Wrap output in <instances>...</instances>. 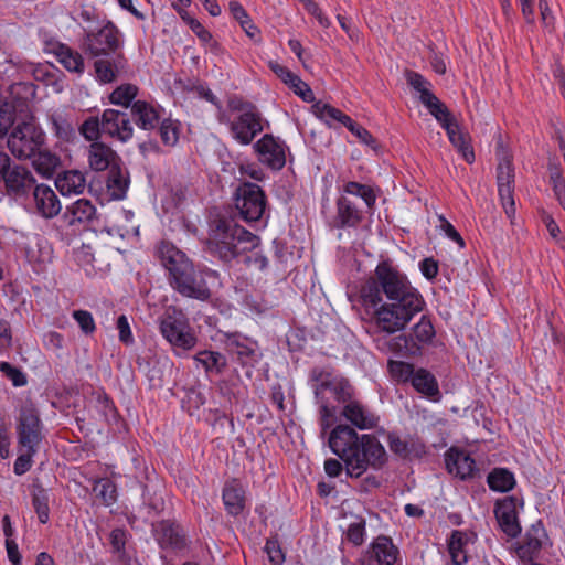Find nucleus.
<instances>
[{
  "label": "nucleus",
  "mask_w": 565,
  "mask_h": 565,
  "mask_svg": "<svg viewBox=\"0 0 565 565\" xmlns=\"http://www.w3.org/2000/svg\"><path fill=\"white\" fill-rule=\"evenodd\" d=\"M362 306L373 311L375 326L383 332L403 330L419 313L425 301L407 276L383 260L360 289Z\"/></svg>",
  "instance_id": "1"
},
{
  "label": "nucleus",
  "mask_w": 565,
  "mask_h": 565,
  "mask_svg": "<svg viewBox=\"0 0 565 565\" xmlns=\"http://www.w3.org/2000/svg\"><path fill=\"white\" fill-rule=\"evenodd\" d=\"M329 447L344 463L350 478H360L369 469L380 470L387 462V454L374 435H359L349 425L335 426L329 436Z\"/></svg>",
  "instance_id": "2"
},
{
  "label": "nucleus",
  "mask_w": 565,
  "mask_h": 565,
  "mask_svg": "<svg viewBox=\"0 0 565 565\" xmlns=\"http://www.w3.org/2000/svg\"><path fill=\"white\" fill-rule=\"evenodd\" d=\"M157 256L161 265L169 273L170 286L181 296L207 301L212 292L200 270H196L192 260L170 242H161L157 248Z\"/></svg>",
  "instance_id": "3"
},
{
  "label": "nucleus",
  "mask_w": 565,
  "mask_h": 565,
  "mask_svg": "<svg viewBox=\"0 0 565 565\" xmlns=\"http://www.w3.org/2000/svg\"><path fill=\"white\" fill-rule=\"evenodd\" d=\"M259 243L257 235L237 224L233 217L217 216L209 226L206 250L222 262L228 263L257 248Z\"/></svg>",
  "instance_id": "4"
},
{
  "label": "nucleus",
  "mask_w": 565,
  "mask_h": 565,
  "mask_svg": "<svg viewBox=\"0 0 565 565\" xmlns=\"http://www.w3.org/2000/svg\"><path fill=\"white\" fill-rule=\"evenodd\" d=\"M227 109L230 115L221 114L218 120L228 125L232 137L239 145H250L259 134L269 127V121L263 116L259 108L242 97L228 98Z\"/></svg>",
  "instance_id": "5"
},
{
  "label": "nucleus",
  "mask_w": 565,
  "mask_h": 565,
  "mask_svg": "<svg viewBox=\"0 0 565 565\" xmlns=\"http://www.w3.org/2000/svg\"><path fill=\"white\" fill-rule=\"evenodd\" d=\"M312 387L317 403L320 406V425L324 433L331 426V419L335 415V408L330 405L327 392L339 403H347L352 398L353 387L348 380L334 375L322 367H315L310 373Z\"/></svg>",
  "instance_id": "6"
},
{
  "label": "nucleus",
  "mask_w": 565,
  "mask_h": 565,
  "mask_svg": "<svg viewBox=\"0 0 565 565\" xmlns=\"http://www.w3.org/2000/svg\"><path fill=\"white\" fill-rule=\"evenodd\" d=\"M121 44L120 31L113 22H107L96 31L85 32L82 49L92 57H99L121 52Z\"/></svg>",
  "instance_id": "7"
},
{
  "label": "nucleus",
  "mask_w": 565,
  "mask_h": 565,
  "mask_svg": "<svg viewBox=\"0 0 565 565\" xmlns=\"http://www.w3.org/2000/svg\"><path fill=\"white\" fill-rule=\"evenodd\" d=\"M44 141L42 130L31 121H24L13 128L8 137V148L18 159H28L40 150Z\"/></svg>",
  "instance_id": "8"
},
{
  "label": "nucleus",
  "mask_w": 565,
  "mask_h": 565,
  "mask_svg": "<svg viewBox=\"0 0 565 565\" xmlns=\"http://www.w3.org/2000/svg\"><path fill=\"white\" fill-rule=\"evenodd\" d=\"M40 413L32 403L21 406L17 418L18 444L21 448H39L43 439Z\"/></svg>",
  "instance_id": "9"
},
{
  "label": "nucleus",
  "mask_w": 565,
  "mask_h": 565,
  "mask_svg": "<svg viewBox=\"0 0 565 565\" xmlns=\"http://www.w3.org/2000/svg\"><path fill=\"white\" fill-rule=\"evenodd\" d=\"M235 207L244 221H259L266 209L264 191L255 183H244L236 191Z\"/></svg>",
  "instance_id": "10"
},
{
  "label": "nucleus",
  "mask_w": 565,
  "mask_h": 565,
  "mask_svg": "<svg viewBox=\"0 0 565 565\" xmlns=\"http://www.w3.org/2000/svg\"><path fill=\"white\" fill-rule=\"evenodd\" d=\"M223 343L230 355L243 367L248 369V373L263 356L257 341L239 332L226 333Z\"/></svg>",
  "instance_id": "11"
},
{
  "label": "nucleus",
  "mask_w": 565,
  "mask_h": 565,
  "mask_svg": "<svg viewBox=\"0 0 565 565\" xmlns=\"http://www.w3.org/2000/svg\"><path fill=\"white\" fill-rule=\"evenodd\" d=\"M152 535L161 550L175 553L189 548L190 541L185 530L177 522L161 520L151 524Z\"/></svg>",
  "instance_id": "12"
},
{
  "label": "nucleus",
  "mask_w": 565,
  "mask_h": 565,
  "mask_svg": "<svg viewBox=\"0 0 565 565\" xmlns=\"http://www.w3.org/2000/svg\"><path fill=\"white\" fill-rule=\"evenodd\" d=\"M253 149L257 159L271 170H281L286 164V146L279 138L265 134L257 140Z\"/></svg>",
  "instance_id": "13"
},
{
  "label": "nucleus",
  "mask_w": 565,
  "mask_h": 565,
  "mask_svg": "<svg viewBox=\"0 0 565 565\" xmlns=\"http://www.w3.org/2000/svg\"><path fill=\"white\" fill-rule=\"evenodd\" d=\"M498 191L501 204L507 216L512 220L515 215L514 191V169L509 156H503L497 168Z\"/></svg>",
  "instance_id": "14"
},
{
  "label": "nucleus",
  "mask_w": 565,
  "mask_h": 565,
  "mask_svg": "<svg viewBox=\"0 0 565 565\" xmlns=\"http://www.w3.org/2000/svg\"><path fill=\"white\" fill-rule=\"evenodd\" d=\"M160 331L174 348L190 350L196 344V338L189 326L175 316L167 315L160 322Z\"/></svg>",
  "instance_id": "15"
},
{
  "label": "nucleus",
  "mask_w": 565,
  "mask_h": 565,
  "mask_svg": "<svg viewBox=\"0 0 565 565\" xmlns=\"http://www.w3.org/2000/svg\"><path fill=\"white\" fill-rule=\"evenodd\" d=\"M102 131L121 142H127L134 135L128 114L111 108L105 109L102 114Z\"/></svg>",
  "instance_id": "16"
},
{
  "label": "nucleus",
  "mask_w": 565,
  "mask_h": 565,
  "mask_svg": "<svg viewBox=\"0 0 565 565\" xmlns=\"http://www.w3.org/2000/svg\"><path fill=\"white\" fill-rule=\"evenodd\" d=\"M95 58L94 70L96 78L104 84L115 82L121 73L126 72L128 66V61L122 52Z\"/></svg>",
  "instance_id": "17"
},
{
  "label": "nucleus",
  "mask_w": 565,
  "mask_h": 565,
  "mask_svg": "<svg viewBox=\"0 0 565 565\" xmlns=\"http://www.w3.org/2000/svg\"><path fill=\"white\" fill-rule=\"evenodd\" d=\"M35 211L44 218L57 216L62 210L58 196L54 190L46 184H36L32 190Z\"/></svg>",
  "instance_id": "18"
},
{
  "label": "nucleus",
  "mask_w": 565,
  "mask_h": 565,
  "mask_svg": "<svg viewBox=\"0 0 565 565\" xmlns=\"http://www.w3.org/2000/svg\"><path fill=\"white\" fill-rule=\"evenodd\" d=\"M386 439L390 450L402 458H420L426 454V446L417 436L402 437L393 431Z\"/></svg>",
  "instance_id": "19"
},
{
  "label": "nucleus",
  "mask_w": 565,
  "mask_h": 565,
  "mask_svg": "<svg viewBox=\"0 0 565 565\" xmlns=\"http://www.w3.org/2000/svg\"><path fill=\"white\" fill-rule=\"evenodd\" d=\"M518 500L513 497L504 498L497 502L494 513L501 530L510 537H516L521 533L516 511Z\"/></svg>",
  "instance_id": "20"
},
{
  "label": "nucleus",
  "mask_w": 565,
  "mask_h": 565,
  "mask_svg": "<svg viewBox=\"0 0 565 565\" xmlns=\"http://www.w3.org/2000/svg\"><path fill=\"white\" fill-rule=\"evenodd\" d=\"M88 166L93 171L102 172L121 163L120 157L109 146L95 141L87 151Z\"/></svg>",
  "instance_id": "21"
},
{
  "label": "nucleus",
  "mask_w": 565,
  "mask_h": 565,
  "mask_svg": "<svg viewBox=\"0 0 565 565\" xmlns=\"http://www.w3.org/2000/svg\"><path fill=\"white\" fill-rule=\"evenodd\" d=\"M8 193L22 195L36 185L32 172L23 166L11 164L3 180Z\"/></svg>",
  "instance_id": "22"
},
{
  "label": "nucleus",
  "mask_w": 565,
  "mask_h": 565,
  "mask_svg": "<svg viewBox=\"0 0 565 565\" xmlns=\"http://www.w3.org/2000/svg\"><path fill=\"white\" fill-rule=\"evenodd\" d=\"M397 555L398 548L393 544L391 537L381 535L370 545L366 564L371 565L374 562L376 565H394Z\"/></svg>",
  "instance_id": "23"
},
{
  "label": "nucleus",
  "mask_w": 565,
  "mask_h": 565,
  "mask_svg": "<svg viewBox=\"0 0 565 565\" xmlns=\"http://www.w3.org/2000/svg\"><path fill=\"white\" fill-rule=\"evenodd\" d=\"M445 461L448 472L462 480L473 477L477 470L475 460L466 451L456 448L446 452Z\"/></svg>",
  "instance_id": "24"
},
{
  "label": "nucleus",
  "mask_w": 565,
  "mask_h": 565,
  "mask_svg": "<svg viewBox=\"0 0 565 565\" xmlns=\"http://www.w3.org/2000/svg\"><path fill=\"white\" fill-rule=\"evenodd\" d=\"M362 218V212L350 199H348L347 196H340L337 200V215L333 218L334 227H358Z\"/></svg>",
  "instance_id": "25"
},
{
  "label": "nucleus",
  "mask_w": 565,
  "mask_h": 565,
  "mask_svg": "<svg viewBox=\"0 0 565 565\" xmlns=\"http://www.w3.org/2000/svg\"><path fill=\"white\" fill-rule=\"evenodd\" d=\"M341 415L359 429H370L376 426L375 416L361 403L352 401L344 403Z\"/></svg>",
  "instance_id": "26"
},
{
  "label": "nucleus",
  "mask_w": 565,
  "mask_h": 565,
  "mask_svg": "<svg viewBox=\"0 0 565 565\" xmlns=\"http://www.w3.org/2000/svg\"><path fill=\"white\" fill-rule=\"evenodd\" d=\"M223 502L231 515H238L245 508V491L237 479L225 483L223 488Z\"/></svg>",
  "instance_id": "27"
},
{
  "label": "nucleus",
  "mask_w": 565,
  "mask_h": 565,
  "mask_svg": "<svg viewBox=\"0 0 565 565\" xmlns=\"http://www.w3.org/2000/svg\"><path fill=\"white\" fill-rule=\"evenodd\" d=\"M136 125L143 130H152L159 124V114L156 108L145 100H136L130 108Z\"/></svg>",
  "instance_id": "28"
},
{
  "label": "nucleus",
  "mask_w": 565,
  "mask_h": 565,
  "mask_svg": "<svg viewBox=\"0 0 565 565\" xmlns=\"http://www.w3.org/2000/svg\"><path fill=\"white\" fill-rule=\"evenodd\" d=\"M106 184L113 199L121 200L126 196L129 186V173L122 167V162L109 169Z\"/></svg>",
  "instance_id": "29"
},
{
  "label": "nucleus",
  "mask_w": 565,
  "mask_h": 565,
  "mask_svg": "<svg viewBox=\"0 0 565 565\" xmlns=\"http://www.w3.org/2000/svg\"><path fill=\"white\" fill-rule=\"evenodd\" d=\"M411 384L418 393L433 401H437L440 397L438 382L435 375L426 369H417Z\"/></svg>",
  "instance_id": "30"
},
{
  "label": "nucleus",
  "mask_w": 565,
  "mask_h": 565,
  "mask_svg": "<svg viewBox=\"0 0 565 565\" xmlns=\"http://www.w3.org/2000/svg\"><path fill=\"white\" fill-rule=\"evenodd\" d=\"M55 185L63 195L81 194L85 190L86 180L82 172L70 170L56 178Z\"/></svg>",
  "instance_id": "31"
},
{
  "label": "nucleus",
  "mask_w": 565,
  "mask_h": 565,
  "mask_svg": "<svg viewBox=\"0 0 565 565\" xmlns=\"http://www.w3.org/2000/svg\"><path fill=\"white\" fill-rule=\"evenodd\" d=\"M470 535L467 532L454 530L448 540V552L454 565H465L468 562L467 545Z\"/></svg>",
  "instance_id": "32"
},
{
  "label": "nucleus",
  "mask_w": 565,
  "mask_h": 565,
  "mask_svg": "<svg viewBox=\"0 0 565 565\" xmlns=\"http://www.w3.org/2000/svg\"><path fill=\"white\" fill-rule=\"evenodd\" d=\"M444 129L448 135L449 141L455 148H457L462 158L468 163H472L475 161L473 149L470 145L468 136L460 130L458 122L454 121Z\"/></svg>",
  "instance_id": "33"
},
{
  "label": "nucleus",
  "mask_w": 565,
  "mask_h": 565,
  "mask_svg": "<svg viewBox=\"0 0 565 565\" xmlns=\"http://www.w3.org/2000/svg\"><path fill=\"white\" fill-rule=\"evenodd\" d=\"M96 215V207L89 200L79 199L67 206L64 217L70 225L75 223H86L92 221Z\"/></svg>",
  "instance_id": "34"
},
{
  "label": "nucleus",
  "mask_w": 565,
  "mask_h": 565,
  "mask_svg": "<svg viewBox=\"0 0 565 565\" xmlns=\"http://www.w3.org/2000/svg\"><path fill=\"white\" fill-rule=\"evenodd\" d=\"M422 104L443 128L456 121L447 106L434 93H425Z\"/></svg>",
  "instance_id": "35"
},
{
  "label": "nucleus",
  "mask_w": 565,
  "mask_h": 565,
  "mask_svg": "<svg viewBox=\"0 0 565 565\" xmlns=\"http://www.w3.org/2000/svg\"><path fill=\"white\" fill-rule=\"evenodd\" d=\"M56 56L58 62L68 71L77 74H83L85 64L83 56L65 44L58 45L56 49Z\"/></svg>",
  "instance_id": "36"
},
{
  "label": "nucleus",
  "mask_w": 565,
  "mask_h": 565,
  "mask_svg": "<svg viewBox=\"0 0 565 565\" xmlns=\"http://www.w3.org/2000/svg\"><path fill=\"white\" fill-rule=\"evenodd\" d=\"M194 360L200 363L205 372H215L221 374L227 365L226 358L216 351H200L194 355Z\"/></svg>",
  "instance_id": "37"
},
{
  "label": "nucleus",
  "mask_w": 565,
  "mask_h": 565,
  "mask_svg": "<svg viewBox=\"0 0 565 565\" xmlns=\"http://www.w3.org/2000/svg\"><path fill=\"white\" fill-rule=\"evenodd\" d=\"M312 111L318 118L329 126H331L332 121H338L345 126L351 119V117L342 113L340 109L322 102L315 103L312 105Z\"/></svg>",
  "instance_id": "38"
},
{
  "label": "nucleus",
  "mask_w": 565,
  "mask_h": 565,
  "mask_svg": "<svg viewBox=\"0 0 565 565\" xmlns=\"http://www.w3.org/2000/svg\"><path fill=\"white\" fill-rule=\"evenodd\" d=\"M487 481L491 490L499 492H508L515 484L513 473L503 468H495L489 473Z\"/></svg>",
  "instance_id": "39"
},
{
  "label": "nucleus",
  "mask_w": 565,
  "mask_h": 565,
  "mask_svg": "<svg viewBox=\"0 0 565 565\" xmlns=\"http://www.w3.org/2000/svg\"><path fill=\"white\" fill-rule=\"evenodd\" d=\"M33 160V167L38 173L45 178H50L54 174L60 160L56 156L47 151H38Z\"/></svg>",
  "instance_id": "40"
},
{
  "label": "nucleus",
  "mask_w": 565,
  "mask_h": 565,
  "mask_svg": "<svg viewBox=\"0 0 565 565\" xmlns=\"http://www.w3.org/2000/svg\"><path fill=\"white\" fill-rule=\"evenodd\" d=\"M93 491L102 502L109 507L117 501V489L116 484L108 478L96 480L93 487Z\"/></svg>",
  "instance_id": "41"
},
{
  "label": "nucleus",
  "mask_w": 565,
  "mask_h": 565,
  "mask_svg": "<svg viewBox=\"0 0 565 565\" xmlns=\"http://www.w3.org/2000/svg\"><path fill=\"white\" fill-rule=\"evenodd\" d=\"M49 493L44 488H39L32 494V505L42 524H46L50 519Z\"/></svg>",
  "instance_id": "42"
},
{
  "label": "nucleus",
  "mask_w": 565,
  "mask_h": 565,
  "mask_svg": "<svg viewBox=\"0 0 565 565\" xmlns=\"http://www.w3.org/2000/svg\"><path fill=\"white\" fill-rule=\"evenodd\" d=\"M138 94V87L132 84H122L118 86L110 95L109 100L114 105L129 107Z\"/></svg>",
  "instance_id": "43"
},
{
  "label": "nucleus",
  "mask_w": 565,
  "mask_h": 565,
  "mask_svg": "<svg viewBox=\"0 0 565 565\" xmlns=\"http://www.w3.org/2000/svg\"><path fill=\"white\" fill-rule=\"evenodd\" d=\"M159 135L163 145L168 147L175 146L180 136L178 121L164 119L159 126Z\"/></svg>",
  "instance_id": "44"
},
{
  "label": "nucleus",
  "mask_w": 565,
  "mask_h": 565,
  "mask_svg": "<svg viewBox=\"0 0 565 565\" xmlns=\"http://www.w3.org/2000/svg\"><path fill=\"white\" fill-rule=\"evenodd\" d=\"M416 370L413 364L403 361H390L388 371L393 379L399 382H411Z\"/></svg>",
  "instance_id": "45"
},
{
  "label": "nucleus",
  "mask_w": 565,
  "mask_h": 565,
  "mask_svg": "<svg viewBox=\"0 0 565 565\" xmlns=\"http://www.w3.org/2000/svg\"><path fill=\"white\" fill-rule=\"evenodd\" d=\"M344 192L348 194L360 196L370 207L374 205L376 200L374 191L370 186L361 184L355 181L348 182L344 185Z\"/></svg>",
  "instance_id": "46"
},
{
  "label": "nucleus",
  "mask_w": 565,
  "mask_h": 565,
  "mask_svg": "<svg viewBox=\"0 0 565 565\" xmlns=\"http://www.w3.org/2000/svg\"><path fill=\"white\" fill-rule=\"evenodd\" d=\"M414 339L418 343H428L435 337L434 326L426 316H423L418 323L413 327Z\"/></svg>",
  "instance_id": "47"
},
{
  "label": "nucleus",
  "mask_w": 565,
  "mask_h": 565,
  "mask_svg": "<svg viewBox=\"0 0 565 565\" xmlns=\"http://www.w3.org/2000/svg\"><path fill=\"white\" fill-rule=\"evenodd\" d=\"M15 120V108L9 102L0 100V137H4Z\"/></svg>",
  "instance_id": "48"
},
{
  "label": "nucleus",
  "mask_w": 565,
  "mask_h": 565,
  "mask_svg": "<svg viewBox=\"0 0 565 565\" xmlns=\"http://www.w3.org/2000/svg\"><path fill=\"white\" fill-rule=\"evenodd\" d=\"M127 531L120 527L110 532V545L118 559H126Z\"/></svg>",
  "instance_id": "49"
},
{
  "label": "nucleus",
  "mask_w": 565,
  "mask_h": 565,
  "mask_svg": "<svg viewBox=\"0 0 565 565\" xmlns=\"http://www.w3.org/2000/svg\"><path fill=\"white\" fill-rule=\"evenodd\" d=\"M407 84L419 93V100L423 102L425 93H431L429 87L431 84L419 73L407 70L405 72Z\"/></svg>",
  "instance_id": "50"
},
{
  "label": "nucleus",
  "mask_w": 565,
  "mask_h": 565,
  "mask_svg": "<svg viewBox=\"0 0 565 565\" xmlns=\"http://www.w3.org/2000/svg\"><path fill=\"white\" fill-rule=\"evenodd\" d=\"M344 127H347L352 132V135H354L359 139L360 142L371 147L373 150L377 148V141L371 135V132L360 124L352 120V118Z\"/></svg>",
  "instance_id": "51"
},
{
  "label": "nucleus",
  "mask_w": 565,
  "mask_h": 565,
  "mask_svg": "<svg viewBox=\"0 0 565 565\" xmlns=\"http://www.w3.org/2000/svg\"><path fill=\"white\" fill-rule=\"evenodd\" d=\"M22 452L15 459L13 470L18 476L24 475L32 467V458L38 452L39 448H21Z\"/></svg>",
  "instance_id": "52"
},
{
  "label": "nucleus",
  "mask_w": 565,
  "mask_h": 565,
  "mask_svg": "<svg viewBox=\"0 0 565 565\" xmlns=\"http://www.w3.org/2000/svg\"><path fill=\"white\" fill-rule=\"evenodd\" d=\"M81 132L85 137V139L95 142L103 134L102 118L99 119L98 117H89L88 119H86L81 126Z\"/></svg>",
  "instance_id": "53"
},
{
  "label": "nucleus",
  "mask_w": 565,
  "mask_h": 565,
  "mask_svg": "<svg viewBox=\"0 0 565 565\" xmlns=\"http://www.w3.org/2000/svg\"><path fill=\"white\" fill-rule=\"evenodd\" d=\"M391 350L401 353V354H412L415 353L416 350L419 349V345H417L414 342V339L408 338L406 335H398L394 338L390 344Z\"/></svg>",
  "instance_id": "54"
},
{
  "label": "nucleus",
  "mask_w": 565,
  "mask_h": 565,
  "mask_svg": "<svg viewBox=\"0 0 565 565\" xmlns=\"http://www.w3.org/2000/svg\"><path fill=\"white\" fill-rule=\"evenodd\" d=\"M543 529L540 526H532L531 531L525 534L523 546L529 553H535L542 547Z\"/></svg>",
  "instance_id": "55"
},
{
  "label": "nucleus",
  "mask_w": 565,
  "mask_h": 565,
  "mask_svg": "<svg viewBox=\"0 0 565 565\" xmlns=\"http://www.w3.org/2000/svg\"><path fill=\"white\" fill-rule=\"evenodd\" d=\"M74 320L78 323L81 330L85 334H93L96 330V324L92 313L87 310H74L72 313Z\"/></svg>",
  "instance_id": "56"
},
{
  "label": "nucleus",
  "mask_w": 565,
  "mask_h": 565,
  "mask_svg": "<svg viewBox=\"0 0 565 565\" xmlns=\"http://www.w3.org/2000/svg\"><path fill=\"white\" fill-rule=\"evenodd\" d=\"M365 535V521L360 519L349 525L347 530V539L355 546L362 545Z\"/></svg>",
  "instance_id": "57"
},
{
  "label": "nucleus",
  "mask_w": 565,
  "mask_h": 565,
  "mask_svg": "<svg viewBox=\"0 0 565 565\" xmlns=\"http://www.w3.org/2000/svg\"><path fill=\"white\" fill-rule=\"evenodd\" d=\"M265 552L267 553L270 563L274 565H281L285 561V555L277 540L268 539L265 544Z\"/></svg>",
  "instance_id": "58"
},
{
  "label": "nucleus",
  "mask_w": 565,
  "mask_h": 565,
  "mask_svg": "<svg viewBox=\"0 0 565 565\" xmlns=\"http://www.w3.org/2000/svg\"><path fill=\"white\" fill-rule=\"evenodd\" d=\"M0 371L12 381L14 386H22L26 383L25 375L8 362L0 363Z\"/></svg>",
  "instance_id": "59"
},
{
  "label": "nucleus",
  "mask_w": 565,
  "mask_h": 565,
  "mask_svg": "<svg viewBox=\"0 0 565 565\" xmlns=\"http://www.w3.org/2000/svg\"><path fill=\"white\" fill-rule=\"evenodd\" d=\"M288 85L290 88L294 89L295 94L298 95L302 100L308 103L315 100L312 89L309 87L308 84L301 81L299 76L297 78H294V82H290Z\"/></svg>",
  "instance_id": "60"
},
{
  "label": "nucleus",
  "mask_w": 565,
  "mask_h": 565,
  "mask_svg": "<svg viewBox=\"0 0 565 565\" xmlns=\"http://www.w3.org/2000/svg\"><path fill=\"white\" fill-rule=\"evenodd\" d=\"M182 19L203 43L211 41L212 34L196 19L191 18L188 14H182Z\"/></svg>",
  "instance_id": "61"
},
{
  "label": "nucleus",
  "mask_w": 565,
  "mask_h": 565,
  "mask_svg": "<svg viewBox=\"0 0 565 565\" xmlns=\"http://www.w3.org/2000/svg\"><path fill=\"white\" fill-rule=\"evenodd\" d=\"M439 227L451 241L456 242L461 248L465 247V241L452 224L444 216L439 215Z\"/></svg>",
  "instance_id": "62"
},
{
  "label": "nucleus",
  "mask_w": 565,
  "mask_h": 565,
  "mask_svg": "<svg viewBox=\"0 0 565 565\" xmlns=\"http://www.w3.org/2000/svg\"><path fill=\"white\" fill-rule=\"evenodd\" d=\"M551 182L553 184L555 198L565 210V180L559 172H554L551 174Z\"/></svg>",
  "instance_id": "63"
},
{
  "label": "nucleus",
  "mask_w": 565,
  "mask_h": 565,
  "mask_svg": "<svg viewBox=\"0 0 565 565\" xmlns=\"http://www.w3.org/2000/svg\"><path fill=\"white\" fill-rule=\"evenodd\" d=\"M116 324L119 332V340L127 345L131 344L134 337L127 317L125 315L119 316Z\"/></svg>",
  "instance_id": "64"
}]
</instances>
